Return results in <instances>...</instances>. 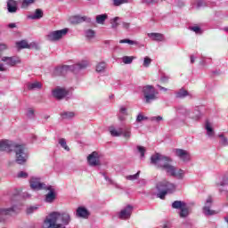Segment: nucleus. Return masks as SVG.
Instances as JSON below:
<instances>
[{"label": "nucleus", "instance_id": "1", "mask_svg": "<svg viewBox=\"0 0 228 228\" xmlns=\"http://www.w3.org/2000/svg\"><path fill=\"white\" fill-rule=\"evenodd\" d=\"M72 218L69 212L54 211L50 213L43 223V228H67Z\"/></svg>", "mask_w": 228, "mask_h": 228}, {"label": "nucleus", "instance_id": "2", "mask_svg": "<svg viewBox=\"0 0 228 228\" xmlns=\"http://www.w3.org/2000/svg\"><path fill=\"white\" fill-rule=\"evenodd\" d=\"M172 159L160 153H155L151 157V164L157 168L165 170L166 174L172 168Z\"/></svg>", "mask_w": 228, "mask_h": 228}, {"label": "nucleus", "instance_id": "3", "mask_svg": "<svg viewBox=\"0 0 228 228\" xmlns=\"http://www.w3.org/2000/svg\"><path fill=\"white\" fill-rule=\"evenodd\" d=\"M86 67H88V61H83L70 66L64 65L61 67H58L55 69V74H58V76H65V74L68 72H74V74H77L79 70H83L86 69Z\"/></svg>", "mask_w": 228, "mask_h": 228}, {"label": "nucleus", "instance_id": "4", "mask_svg": "<svg viewBox=\"0 0 228 228\" xmlns=\"http://www.w3.org/2000/svg\"><path fill=\"white\" fill-rule=\"evenodd\" d=\"M156 188L159 191V193H157V197L159 199L163 200V199H165L167 194L174 193V191H175L177 186L175 185L174 183L168 182V180H162L156 184Z\"/></svg>", "mask_w": 228, "mask_h": 228}, {"label": "nucleus", "instance_id": "5", "mask_svg": "<svg viewBox=\"0 0 228 228\" xmlns=\"http://www.w3.org/2000/svg\"><path fill=\"white\" fill-rule=\"evenodd\" d=\"M12 152L15 154V163H17V165H26L29 155L28 154V150L24 144L16 142Z\"/></svg>", "mask_w": 228, "mask_h": 228}, {"label": "nucleus", "instance_id": "6", "mask_svg": "<svg viewBox=\"0 0 228 228\" xmlns=\"http://www.w3.org/2000/svg\"><path fill=\"white\" fill-rule=\"evenodd\" d=\"M141 92L144 97V102L146 104H151V102L158 99V92H156V88H154L153 86H144L141 87Z\"/></svg>", "mask_w": 228, "mask_h": 228}, {"label": "nucleus", "instance_id": "7", "mask_svg": "<svg viewBox=\"0 0 228 228\" xmlns=\"http://www.w3.org/2000/svg\"><path fill=\"white\" fill-rule=\"evenodd\" d=\"M173 209H179L180 218H186L190 215L188 205L184 201L175 200L172 203Z\"/></svg>", "mask_w": 228, "mask_h": 228}, {"label": "nucleus", "instance_id": "8", "mask_svg": "<svg viewBox=\"0 0 228 228\" xmlns=\"http://www.w3.org/2000/svg\"><path fill=\"white\" fill-rule=\"evenodd\" d=\"M67 33H69V28L52 31L46 36V40H48V42H58V40H61Z\"/></svg>", "mask_w": 228, "mask_h": 228}, {"label": "nucleus", "instance_id": "9", "mask_svg": "<svg viewBox=\"0 0 228 228\" xmlns=\"http://www.w3.org/2000/svg\"><path fill=\"white\" fill-rule=\"evenodd\" d=\"M167 175L171 177H175V179H178V181H183L184 176L186 175V171L177 168L175 166L171 167V168L167 173Z\"/></svg>", "mask_w": 228, "mask_h": 228}, {"label": "nucleus", "instance_id": "10", "mask_svg": "<svg viewBox=\"0 0 228 228\" xmlns=\"http://www.w3.org/2000/svg\"><path fill=\"white\" fill-rule=\"evenodd\" d=\"M17 142L6 139H3L0 141V151L3 152H13V149Z\"/></svg>", "mask_w": 228, "mask_h": 228}, {"label": "nucleus", "instance_id": "11", "mask_svg": "<svg viewBox=\"0 0 228 228\" xmlns=\"http://www.w3.org/2000/svg\"><path fill=\"white\" fill-rule=\"evenodd\" d=\"M174 154L183 163H188L190 159H191V155L189 153L188 151L183 149H175L173 150Z\"/></svg>", "mask_w": 228, "mask_h": 228}, {"label": "nucleus", "instance_id": "12", "mask_svg": "<svg viewBox=\"0 0 228 228\" xmlns=\"http://www.w3.org/2000/svg\"><path fill=\"white\" fill-rule=\"evenodd\" d=\"M216 186L218 188L219 193H225V195H227L228 191L224 187L228 186V175H224L223 176L219 177V180L216 182Z\"/></svg>", "mask_w": 228, "mask_h": 228}, {"label": "nucleus", "instance_id": "13", "mask_svg": "<svg viewBox=\"0 0 228 228\" xmlns=\"http://www.w3.org/2000/svg\"><path fill=\"white\" fill-rule=\"evenodd\" d=\"M31 190H36L39 191L40 190H44L47 185L40 181L39 177L32 176L29 181Z\"/></svg>", "mask_w": 228, "mask_h": 228}, {"label": "nucleus", "instance_id": "14", "mask_svg": "<svg viewBox=\"0 0 228 228\" xmlns=\"http://www.w3.org/2000/svg\"><path fill=\"white\" fill-rule=\"evenodd\" d=\"M211 206H213V198L208 196L205 202V206L203 207V214L206 216H213V215H216V212L211 209Z\"/></svg>", "mask_w": 228, "mask_h": 228}, {"label": "nucleus", "instance_id": "15", "mask_svg": "<svg viewBox=\"0 0 228 228\" xmlns=\"http://www.w3.org/2000/svg\"><path fill=\"white\" fill-rule=\"evenodd\" d=\"M44 190L49 191L45 197V202H47V204H53V202L56 200V191H54V188H53L51 185H46V188Z\"/></svg>", "mask_w": 228, "mask_h": 228}, {"label": "nucleus", "instance_id": "16", "mask_svg": "<svg viewBox=\"0 0 228 228\" xmlns=\"http://www.w3.org/2000/svg\"><path fill=\"white\" fill-rule=\"evenodd\" d=\"M87 161H88L90 167H99V165H101V159L99 157V153L97 151L92 152L87 157Z\"/></svg>", "mask_w": 228, "mask_h": 228}, {"label": "nucleus", "instance_id": "17", "mask_svg": "<svg viewBox=\"0 0 228 228\" xmlns=\"http://www.w3.org/2000/svg\"><path fill=\"white\" fill-rule=\"evenodd\" d=\"M131 213H133V206L128 205L118 213V218L127 220L131 218Z\"/></svg>", "mask_w": 228, "mask_h": 228}, {"label": "nucleus", "instance_id": "18", "mask_svg": "<svg viewBox=\"0 0 228 228\" xmlns=\"http://www.w3.org/2000/svg\"><path fill=\"white\" fill-rule=\"evenodd\" d=\"M12 213H15V206L8 208H0V222H4Z\"/></svg>", "mask_w": 228, "mask_h": 228}, {"label": "nucleus", "instance_id": "19", "mask_svg": "<svg viewBox=\"0 0 228 228\" xmlns=\"http://www.w3.org/2000/svg\"><path fill=\"white\" fill-rule=\"evenodd\" d=\"M52 95L55 98L58 99V101H61L64 97H67L69 95V91L63 88H55L52 92Z\"/></svg>", "mask_w": 228, "mask_h": 228}, {"label": "nucleus", "instance_id": "20", "mask_svg": "<svg viewBox=\"0 0 228 228\" xmlns=\"http://www.w3.org/2000/svg\"><path fill=\"white\" fill-rule=\"evenodd\" d=\"M2 61H4V63L9 65V67H15V65H19V63H20V58L18 56L3 57Z\"/></svg>", "mask_w": 228, "mask_h": 228}, {"label": "nucleus", "instance_id": "21", "mask_svg": "<svg viewBox=\"0 0 228 228\" xmlns=\"http://www.w3.org/2000/svg\"><path fill=\"white\" fill-rule=\"evenodd\" d=\"M76 216L78 218H85V219H86V218H88V216H90V212L88 211V209H86L84 207H78L77 208Z\"/></svg>", "mask_w": 228, "mask_h": 228}, {"label": "nucleus", "instance_id": "22", "mask_svg": "<svg viewBox=\"0 0 228 228\" xmlns=\"http://www.w3.org/2000/svg\"><path fill=\"white\" fill-rule=\"evenodd\" d=\"M191 110L180 105L178 107H176V112L178 113V115H183V117H184L185 118H190V113H191Z\"/></svg>", "mask_w": 228, "mask_h": 228}, {"label": "nucleus", "instance_id": "23", "mask_svg": "<svg viewBox=\"0 0 228 228\" xmlns=\"http://www.w3.org/2000/svg\"><path fill=\"white\" fill-rule=\"evenodd\" d=\"M185 97H190L191 99H193V95L184 88H181L175 93L176 99H184Z\"/></svg>", "mask_w": 228, "mask_h": 228}, {"label": "nucleus", "instance_id": "24", "mask_svg": "<svg viewBox=\"0 0 228 228\" xmlns=\"http://www.w3.org/2000/svg\"><path fill=\"white\" fill-rule=\"evenodd\" d=\"M202 117V113L200 112V109L199 107H196L193 111L190 113L189 118L191 120H199Z\"/></svg>", "mask_w": 228, "mask_h": 228}, {"label": "nucleus", "instance_id": "25", "mask_svg": "<svg viewBox=\"0 0 228 228\" xmlns=\"http://www.w3.org/2000/svg\"><path fill=\"white\" fill-rule=\"evenodd\" d=\"M7 10L9 13H15L17 12V1L8 0L7 1Z\"/></svg>", "mask_w": 228, "mask_h": 228}, {"label": "nucleus", "instance_id": "26", "mask_svg": "<svg viewBox=\"0 0 228 228\" xmlns=\"http://www.w3.org/2000/svg\"><path fill=\"white\" fill-rule=\"evenodd\" d=\"M148 37L155 42H163L165 40V37L160 33H149Z\"/></svg>", "mask_w": 228, "mask_h": 228}, {"label": "nucleus", "instance_id": "27", "mask_svg": "<svg viewBox=\"0 0 228 228\" xmlns=\"http://www.w3.org/2000/svg\"><path fill=\"white\" fill-rule=\"evenodd\" d=\"M42 17H44V11H42V9H37L35 13L28 15V19H31L32 20L42 19Z\"/></svg>", "mask_w": 228, "mask_h": 228}, {"label": "nucleus", "instance_id": "28", "mask_svg": "<svg viewBox=\"0 0 228 228\" xmlns=\"http://www.w3.org/2000/svg\"><path fill=\"white\" fill-rule=\"evenodd\" d=\"M86 21V16H73L70 19L71 24H81L82 22Z\"/></svg>", "mask_w": 228, "mask_h": 228}, {"label": "nucleus", "instance_id": "29", "mask_svg": "<svg viewBox=\"0 0 228 228\" xmlns=\"http://www.w3.org/2000/svg\"><path fill=\"white\" fill-rule=\"evenodd\" d=\"M205 129L209 138H213V136H215V130L213 129V126H211V123H209V121H206Z\"/></svg>", "mask_w": 228, "mask_h": 228}, {"label": "nucleus", "instance_id": "30", "mask_svg": "<svg viewBox=\"0 0 228 228\" xmlns=\"http://www.w3.org/2000/svg\"><path fill=\"white\" fill-rule=\"evenodd\" d=\"M28 90H40L42 88V84L40 82H33V83H28L27 85Z\"/></svg>", "mask_w": 228, "mask_h": 228}, {"label": "nucleus", "instance_id": "31", "mask_svg": "<svg viewBox=\"0 0 228 228\" xmlns=\"http://www.w3.org/2000/svg\"><path fill=\"white\" fill-rule=\"evenodd\" d=\"M121 135L126 140H129L131 138V127L126 126L125 128H121Z\"/></svg>", "mask_w": 228, "mask_h": 228}, {"label": "nucleus", "instance_id": "32", "mask_svg": "<svg viewBox=\"0 0 228 228\" xmlns=\"http://www.w3.org/2000/svg\"><path fill=\"white\" fill-rule=\"evenodd\" d=\"M16 47L18 49H29V45L28 44V41L21 40L16 43Z\"/></svg>", "mask_w": 228, "mask_h": 228}, {"label": "nucleus", "instance_id": "33", "mask_svg": "<svg viewBox=\"0 0 228 228\" xmlns=\"http://www.w3.org/2000/svg\"><path fill=\"white\" fill-rule=\"evenodd\" d=\"M106 19H108V14H99L96 16V22L97 24H104Z\"/></svg>", "mask_w": 228, "mask_h": 228}, {"label": "nucleus", "instance_id": "34", "mask_svg": "<svg viewBox=\"0 0 228 228\" xmlns=\"http://www.w3.org/2000/svg\"><path fill=\"white\" fill-rule=\"evenodd\" d=\"M59 144L64 151H67V152L70 151V148L67 145V140H65V138L59 139Z\"/></svg>", "mask_w": 228, "mask_h": 228}, {"label": "nucleus", "instance_id": "35", "mask_svg": "<svg viewBox=\"0 0 228 228\" xmlns=\"http://www.w3.org/2000/svg\"><path fill=\"white\" fill-rule=\"evenodd\" d=\"M35 4V0H22L21 8L27 10V8H29L30 4Z\"/></svg>", "mask_w": 228, "mask_h": 228}, {"label": "nucleus", "instance_id": "36", "mask_svg": "<svg viewBox=\"0 0 228 228\" xmlns=\"http://www.w3.org/2000/svg\"><path fill=\"white\" fill-rule=\"evenodd\" d=\"M106 70V62H99L96 65V72H104Z\"/></svg>", "mask_w": 228, "mask_h": 228}, {"label": "nucleus", "instance_id": "37", "mask_svg": "<svg viewBox=\"0 0 228 228\" xmlns=\"http://www.w3.org/2000/svg\"><path fill=\"white\" fill-rule=\"evenodd\" d=\"M74 115H75L74 112L65 111L61 114V117H62V118L69 119V118H74Z\"/></svg>", "mask_w": 228, "mask_h": 228}, {"label": "nucleus", "instance_id": "38", "mask_svg": "<svg viewBox=\"0 0 228 228\" xmlns=\"http://www.w3.org/2000/svg\"><path fill=\"white\" fill-rule=\"evenodd\" d=\"M133 60H134V57H131V56H124L122 58V61L123 63H125V65H131V63H133Z\"/></svg>", "mask_w": 228, "mask_h": 228}, {"label": "nucleus", "instance_id": "39", "mask_svg": "<svg viewBox=\"0 0 228 228\" xmlns=\"http://www.w3.org/2000/svg\"><path fill=\"white\" fill-rule=\"evenodd\" d=\"M140 177V171H138L135 175H129L126 176L127 181H136Z\"/></svg>", "mask_w": 228, "mask_h": 228}, {"label": "nucleus", "instance_id": "40", "mask_svg": "<svg viewBox=\"0 0 228 228\" xmlns=\"http://www.w3.org/2000/svg\"><path fill=\"white\" fill-rule=\"evenodd\" d=\"M119 44H128L129 45H136L138 42L133 41L131 39H121L119 40Z\"/></svg>", "mask_w": 228, "mask_h": 228}, {"label": "nucleus", "instance_id": "41", "mask_svg": "<svg viewBox=\"0 0 228 228\" xmlns=\"http://www.w3.org/2000/svg\"><path fill=\"white\" fill-rule=\"evenodd\" d=\"M110 134L111 136H122V128L119 131L115 128L110 129Z\"/></svg>", "mask_w": 228, "mask_h": 228}, {"label": "nucleus", "instance_id": "42", "mask_svg": "<svg viewBox=\"0 0 228 228\" xmlns=\"http://www.w3.org/2000/svg\"><path fill=\"white\" fill-rule=\"evenodd\" d=\"M120 20V18L118 17H115L112 21H111V28L112 29H117L118 28V24L120 23H118V20Z\"/></svg>", "mask_w": 228, "mask_h": 228}, {"label": "nucleus", "instance_id": "43", "mask_svg": "<svg viewBox=\"0 0 228 228\" xmlns=\"http://www.w3.org/2000/svg\"><path fill=\"white\" fill-rule=\"evenodd\" d=\"M218 137L221 138V140H220L221 145H224V147L228 145V140L225 136H224V134H221L218 135Z\"/></svg>", "mask_w": 228, "mask_h": 228}, {"label": "nucleus", "instance_id": "44", "mask_svg": "<svg viewBox=\"0 0 228 228\" xmlns=\"http://www.w3.org/2000/svg\"><path fill=\"white\" fill-rule=\"evenodd\" d=\"M17 177L19 179H28V177H29V175L26 171H20L18 173Z\"/></svg>", "mask_w": 228, "mask_h": 228}, {"label": "nucleus", "instance_id": "45", "mask_svg": "<svg viewBox=\"0 0 228 228\" xmlns=\"http://www.w3.org/2000/svg\"><path fill=\"white\" fill-rule=\"evenodd\" d=\"M114 6H120L121 4H126L129 3V0H112Z\"/></svg>", "mask_w": 228, "mask_h": 228}, {"label": "nucleus", "instance_id": "46", "mask_svg": "<svg viewBox=\"0 0 228 228\" xmlns=\"http://www.w3.org/2000/svg\"><path fill=\"white\" fill-rule=\"evenodd\" d=\"M150 120L151 122H156L157 124H159V122H162L163 117H161V116H154V117L150 118Z\"/></svg>", "mask_w": 228, "mask_h": 228}, {"label": "nucleus", "instance_id": "47", "mask_svg": "<svg viewBox=\"0 0 228 228\" xmlns=\"http://www.w3.org/2000/svg\"><path fill=\"white\" fill-rule=\"evenodd\" d=\"M38 209V206H31L27 208V215H32Z\"/></svg>", "mask_w": 228, "mask_h": 228}, {"label": "nucleus", "instance_id": "48", "mask_svg": "<svg viewBox=\"0 0 228 228\" xmlns=\"http://www.w3.org/2000/svg\"><path fill=\"white\" fill-rule=\"evenodd\" d=\"M86 38H94V37H95V31L92 29H87L86 31Z\"/></svg>", "mask_w": 228, "mask_h": 228}, {"label": "nucleus", "instance_id": "49", "mask_svg": "<svg viewBox=\"0 0 228 228\" xmlns=\"http://www.w3.org/2000/svg\"><path fill=\"white\" fill-rule=\"evenodd\" d=\"M27 117L28 118H35V110L29 108L27 110Z\"/></svg>", "mask_w": 228, "mask_h": 228}, {"label": "nucleus", "instance_id": "50", "mask_svg": "<svg viewBox=\"0 0 228 228\" xmlns=\"http://www.w3.org/2000/svg\"><path fill=\"white\" fill-rule=\"evenodd\" d=\"M151 63H152V59L151 58H149V57H144V60H143V67H149L151 65Z\"/></svg>", "mask_w": 228, "mask_h": 228}, {"label": "nucleus", "instance_id": "51", "mask_svg": "<svg viewBox=\"0 0 228 228\" xmlns=\"http://www.w3.org/2000/svg\"><path fill=\"white\" fill-rule=\"evenodd\" d=\"M196 4H197L198 10L200 8H204L205 6H207L206 1H204V0H197Z\"/></svg>", "mask_w": 228, "mask_h": 228}, {"label": "nucleus", "instance_id": "52", "mask_svg": "<svg viewBox=\"0 0 228 228\" xmlns=\"http://www.w3.org/2000/svg\"><path fill=\"white\" fill-rule=\"evenodd\" d=\"M137 151L141 154V158H145V147L143 146H137Z\"/></svg>", "mask_w": 228, "mask_h": 228}, {"label": "nucleus", "instance_id": "53", "mask_svg": "<svg viewBox=\"0 0 228 228\" xmlns=\"http://www.w3.org/2000/svg\"><path fill=\"white\" fill-rule=\"evenodd\" d=\"M143 4H156L158 0H141Z\"/></svg>", "mask_w": 228, "mask_h": 228}, {"label": "nucleus", "instance_id": "54", "mask_svg": "<svg viewBox=\"0 0 228 228\" xmlns=\"http://www.w3.org/2000/svg\"><path fill=\"white\" fill-rule=\"evenodd\" d=\"M149 118L144 117L142 114H138L136 118V122H142V120H148Z\"/></svg>", "mask_w": 228, "mask_h": 228}, {"label": "nucleus", "instance_id": "55", "mask_svg": "<svg viewBox=\"0 0 228 228\" xmlns=\"http://www.w3.org/2000/svg\"><path fill=\"white\" fill-rule=\"evenodd\" d=\"M102 175H103L105 181H107V183H110V184H115V181L111 180V178L108 177V175H106V174L102 173Z\"/></svg>", "mask_w": 228, "mask_h": 228}, {"label": "nucleus", "instance_id": "56", "mask_svg": "<svg viewBox=\"0 0 228 228\" xmlns=\"http://www.w3.org/2000/svg\"><path fill=\"white\" fill-rule=\"evenodd\" d=\"M119 113H121V115H127V109L124 106H121L119 109Z\"/></svg>", "mask_w": 228, "mask_h": 228}, {"label": "nucleus", "instance_id": "57", "mask_svg": "<svg viewBox=\"0 0 228 228\" xmlns=\"http://www.w3.org/2000/svg\"><path fill=\"white\" fill-rule=\"evenodd\" d=\"M138 184H140V186H145L147 184V180L146 179H140L138 181Z\"/></svg>", "mask_w": 228, "mask_h": 228}, {"label": "nucleus", "instance_id": "58", "mask_svg": "<svg viewBox=\"0 0 228 228\" xmlns=\"http://www.w3.org/2000/svg\"><path fill=\"white\" fill-rule=\"evenodd\" d=\"M191 31H194V33H200V27L194 26L191 28Z\"/></svg>", "mask_w": 228, "mask_h": 228}, {"label": "nucleus", "instance_id": "59", "mask_svg": "<svg viewBox=\"0 0 228 228\" xmlns=\"http://www.w3.org/2000/svg\"><path fill=\"white\" fill-rule=\"evenodd\" d=\"M131 26V24L130 23H127V22H122V28H124V29H129V27Z\"/></svg>", "mask_w": 228, "mask_h": 228}, {"label": "nucleus", "instance_id": "60", "mask_svg": "<svg viewBox=\"0 0 228 228\" xmlns=\"http://www.w3.org/2000/svg\"><path fill=\"white\" fill-rule=\"evenodd\" d=\"M22 197L23 199H31V194L28 192H23Z\"/></svg>", "mask_w": 228, "mask_h": 228}, {"label": "nucleus", "instance_id": "61", "mask_svg": "<svg viewBox=\"0 0 228 228\" xmlns=\"http://www.w3.org/2000/svg\"><path fill=\"white\" fill-rule=\"evenodd\" d=\"M6 49H7L6 45H4V44H1V45H0V53H1L2 51H6Z\"/></svg>", "mask_w": 228, "mask_h": 228}, {"label": "nucleus", "instance_id": "62", "mask_svg": "<svg viewBox=\"0 0 228 228\" xmlns=\"http://www.w3.org/2000/svg\"><path fill=\"white\" fill-rule=\"evenodd\" d=\"M157 86L162 92H168V89L167 87H163V86H161L159 85H158Z\"/></svg>", "mask_w": 228, "mask_h": 228}, {"label": "nucleus", "instance_id": "63", "mask_svg": "<svg viewBox=\"0 0 228 228\" xmlns=\"http://www.w3.org/2000/svg\"><path fill=\"white\" fill-rule=\"evenodd\" d=\"M112 186H114L115 188H117L118 190H122V186H120V184L114 182V183H112Z\"/></svg>", "mask_w": 228, "mask_h": 228}, {"label": "nucleus", "instance_id": "64", "mask_svg": "<svg viewBox=\"0 0 228 228\" xmlns=\"http://www.w3.org/2000/svg\"><path fill=\"white\" fill-rule=\"evenodd\" d=\"M8 28H11V29H13V28H17V25L15 23H10L8 25Z\"/></svg>", "mask_w": 228, "mask_h": 228}]
</instances>
